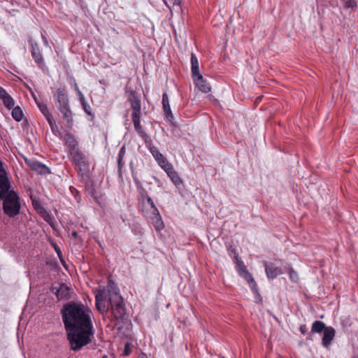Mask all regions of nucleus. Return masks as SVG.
<instances>
[{
	"instance_id": "f257e3e1",
	"label": "nucleus",
	"mask_w": 358,
	"mask_h": 358,
	"mask_svg": "<svg viewBox=\"0 0 358 358\" xmlns=\"http://www.w3.org/2000/svg\"><path fill=\"white\" fill-rule=\"evenodd\" d=\"M90 310L83 304L69 302L61 310L70 349L79 351L94 338Z\"/></svg>"
},
{
	"instance_id": "f03ea898",
	"label": "nucleus",
	"mask_w": 358,
	"mask_h": 358,
	"mask_svg": "<svg viewBox=\"0 0 358 358\" xmlns=\"http://www.w3.org/2000/svg\"><path fill=\"white\" fill-rule=\"evenodd\" d=\"M96 306L102 315L110 310L115 320H123L125 318L126 308L123 299L118 288L111 280H109L106 289L96 291Z\"/></svg>"
},
{
	"instance_id": "7ed1b4c3",
	"label": "nucleus",
	"mask_w": 358,
	"mask_h": 358,
	"mask_svg": "<svg viewBox=\"0 0 358 358\" xmlns=\"http://www.w3.org/2000/svg\"><path fill=\"white\" fill-rule=\"evenodd\" d=\"M127 99L132 109L131 118L134 129L145 142H147L149 136L146 134L143 127L141 125V105L140 96L136 92L131 90L128 94Z\"/></svg>"
},
{
	"instance_id": "20e7f679",
	"label": "nucleus",
	"mask_w": 358,
	"mask_h": 358,
	"mask_svg": "<svg viewBox=\"0 0 358 358\" xmlns=\"http://www.w3.org/2000/svg\"><path fill=\"white\" fill-rule=\"evenodd\" d=\"M141 202L142 211L146 217L155 222V229L157 230L163 229L164 227V223L162 220L159 212L152 199L148 194H143L141 196Z\"/></svg>"
},
{
	"instance_id": "39448f33",
	"label": "nucleus",
	"mask_w": 358,
	"mask_h": 358,
	"mask_svg": "<svg viewBox=\"0 0 358 358\" xmlns=\"http://www.w3.org/2000/svg\"><path fill=\"white\" fill-rule=\"evenodd\" d=\"M58 106L57 108L62 115V117L65 120L69 127L73 124L72 112L69 106V101L64 90L59 88L57 90L54 95Z\"/></svg>"
},
{
	"instance_id": "423d86ee",
	"label": "nucleus",
	"mask_w": 358,
	"mask_h": 358,
	"mask_svg": "<svg viewBox=\"0 0 358 358\" xmlns=\"http://www.w3.org/2000/svg\"><path fill=\"white\" fill-rule=\"evenodd\" d=\"M2 200L3 213L6 215L14 217L20 213L21 206L15 192L6 195Z\"/></svg>"
},
{
	"instance_id": "0eeeda50",
	"label": "nucleus",
	"mask_w": 358,
	"mask_h": 358,
	"mask_svg": "<svg viewBox=\"0 0 358 358\" xmlns=\"http://www.w3.org/2000/svg\"><path fill=\"white\" fill-rule=\"evenodd\" d=\"M70 159L71 162L79 169L80 171H85L87 167V159L79 149L70 150Z\"/></svg>"
},
{
	"instance_id": "6e6552de",
	"label": "nucleus",
	"mask_w": 358,
	"mask_h": 358,
	"mask_svg": "<svg viewBox=\"0 0 358 358\" xmlns=\"http://www.w3.org/2000/svg\"><path fill=\"white\" fill-rule=\"evenodd\" d=\"M10 187V183L6 171L5 170L0 171V200L3 199L6 195L15 192Z\"/></svg>"
},
{
	"instance_id": "1a4fd4ad",
	"label": "nucleus",
	"mask_w": 358,
	"mask_h": 358,
	"mask_svg": "<svg viewBox=\"0 0 358 358\" xmlns=\"http://www.w3.org/2000/svg\"><path fill=\"white\" fill-rule=\"evenodd\" d=\"M51 290L59 301L69 300L71 298L70 288L65 284L55 285L52 287Z\"/></svg>"
},
{
	"instance_id": "9d476101",
	"label": "nucleus",
	"mask_w": 358,
	"mask_h": 358,
	"mask_svg": "<svg viewBox=\"0 0 358 358\" xmlns=\"http://www.w3.org/2000/svg\"><path fill=\"white\" fill-rule=\"evenodd\" d=\"M150 151L156 161L158 162L159 166L162 168H167L170 163L168 162L166 158L159 152V150L155 146L150 148Z\"/></svg>"
},
{
	"instance_id": "9b49d317",
	"label": "nucleus",
	"mask_w": 358,
	"mask_h": 358,
	"mask_svg": "<svg viewBox=\"0 0 358 358\" xmlns=\"http://www.w3.org/2000/svg\"><path fill=\"white\" fill-rule=\"evenodd\" d=\"M265 271L268 278L274 279L282 273L280 268L276 266L273 263H264Z\"/></svg>"
},
{
	"instance_id": "f8f14e48",
	"label": "nucleus",
	"mask_w": 358,
	"mask_h": 358,
	"mask_svg": "<svg viewBox=\"0 0 358 358\" xmlns=\"http://www.w3.org/2000/svg\"><path fill=\"white\" fill-rule=\"evenodd\" d=\"M194 83L200 91L203 93H208L211 90L210 85L207 83L206 80L203 78L202 75L192 78Z\"/></svg>"
},
{
	"instance_id": "ddd939ff",
	"label": "nucleus",
	"mask_w": 358,
	"mask_h": 358,
	"mask_svg": "<svg viewBox=\"0 0 358 358\" xmlns=\"http://www.w3.org/2000/svg\"><path fill=\"white\" fill-rule=\"evenodd\" d=\"M335 329L331 327H328L324 331L323 337L322 339V344L324 348H328L331 341L335 336Z\"/></svg>"
},
{
	"instance_id": "4468645a",
	"label": "nucleus",
	"mask_w": 358,
	"mask_h": 358,
	"mask_svg": "<svg viewBox=\"0 0 358 358\" xmlns=\"http://www.w3.org/2000/svg\"><path fill=\"white\" fill-rule=\"evenodd\" d=\"M162 105L166 119H168L169 121H172L173 120V115L171 112L169 97L166 92H164L162 95Z\"/></svg>"
},
{
	"instance_id": "2eb2a0df",
	"label": "nucleus",
	"mask_w": 358,
	"mask_h": 358,
	"mask_svg": "<svg viewBox=\"0 0 358 358\" xmlns=\"http://www.w3.org/2000/svg\"><path fill=\"white\" fill-rule=\"evenodd\" d=\"M29 166L31 169L40 174H46L50 173L48 167L37 161L31 162L29 163Z\"/></svg>"
},
{
	"instance_id": "dca6fc26",
	"label": "nucleus",
	"mask_w": 358,
	"mask_h": 358,
	"mask_svg": "<svg viewBox=\"0 0 358 358\" xmlns=\"http://www.w3.org/2000/svg\"><path fill=\"white\" fill-rule=\"evenodd\" d=\"M168 169H163L175 185H180L182 182L178 173L174 171L173 166L170 164Z\"/></svg>"
},
{
	"instance_id": "f3484780",
	"label": "nucleus",
	"mask_w": 358,
	"mask_h": 358,
	"mask_svg": "<svg viewBox=\"0 0 358 358\" xmlns=\"http://www.w3.org/2000/svg\"><path fill=\"white\" fill-rule=\"evenodd\" d=\"M191 70L192 78L201 75L199 72V62L196 55L193 53L191 55Z\"/></svg>"
},
{
	"instance_id": "a211bd4d",
	"label": "nucleus",
	"mask_w": 358,
	"mask_h": 358,
	"mask_svg": "<svg viewBox=\"0 0 358 358\" xmlns=\"http://www.w3.org/2000/svg\"><path fill=\"white\" fill-rule=\"evenodd\" d=\"M64 141L66 144L69 147V151L73 150V149H78V142L71 134L68 133L64 136Z\"/></svg>"
},
{
	"instance_id": "6ab92c4d",
	"label": "nucleus",
	"mask_w": 358,
	"mask_h": 358,
	"mask_svg": "<svg viewBox=\"0 0 358 358\" xmlns=\"http://www.w3.org/2000/svg\"><path fill=\"white\" fill-rule=\"evenodd\" d=\"M31 55L35 62L41 66L43 64V57L36 44L32 45Z\"/></svg>"
},
{
	"instance_id": "aec40b11",
	"label": "nucleus",
	"mask_w": 358,
	"mask_h": 358,
	"mask_svg": "<svg viewBox=\"0 0 358 358\" xmlns=\"http://www.w3.org/2000/svg\"><path fill=\"white\" fill-rule=\"evenodd\" d=\"M327 327H326L323 322L317 320L313 322L311 331L313 333H322V331L324 332Z\"/></svg>"
},
{
	"instance_id": "412c9836",
	"label": "nucleus",
	"mask_w": 358,
	"mask_h": 358,
	"mask_svg": "<svg viewBox=\"0 0 358 358\" xmlns=\"http://www.w3.org/2000/svg\"><path fill=\"white\" fill-rule=\"evenodd\" d=\"M126 151L124 147H122L118 154L117 157V165H118V173L120 177L122 176V168L124 166V163L122 162L123 158L125 155Z\"/></svg>"
},
{
	"instance_id": "4be33fe9",
	"label": "nucleus",
	"mask_w": 358,
	"mask_h": 358,
	"mask_svg": "<svg viewBox=\"0 0 358 358\" xmlns=\"http://www.w3.org/2000/svg\"><path fill=\"white\" fill-rule=\"evenodd\" d=\"M240 273L241 275H242L245 279L249 282H253V285L251 287L252 290L255 291V287H256V284L254 281V279L252 278V276L246 271L245 269V267L243 265V267H241L240 268Z\"/></svg>"
},
{
	"instance_id": "5701e85b",
	"label": "nucleus",
	"mask_w": 358,
	"mask_h": 358,
	"mask_svg": "<svg viewBox=\"0 0 358 358\" xmlns=\"http://www.w3.org/2000/svg\"><path fill=\"white\" fill-rule=\"evenodd\" d=\"M12 117L17 122H20L23 119L24 114L19 106L13 108L12 110Z\"/></svg>"
},
{
	"instance_id": "b1692460",
	"label": "nucleus",
	"mask_w": 358,
	"mask_h": 358,
	"mask_svg": "<svg viewBox=\"0 0 358 358\" xmlns=\"http://www.w3.org/2000/svg\"><path fill=\"white\" fill-rule=\"evenodd\" d=\"M2 100L3 101L5 106L8 109L12 108L14 106V100L8 94L3 97Z\"/></svg>"
},
{
	"instance_id": "393cba45",
	"label": "nucleus",
	"mask_w": 358,
	"mask_h": 358,
	"mask_svg": "<svg viewBox=\"0 0 358 358\" xmlns=\"http://www.w3.org/2000/svg\"><path fill=\"white\" fill-rule=\"evenodd\" d=\"M79 93L80 94V101H81V103L83 105V110L87 115H91L92 111H91L90 106L89 104H87V102L85 101L83 94L80 92H79Z\"/></svg>"
},
{
	"instance_id": "a878e982",
	"label": "nucleus",
	"mask_w": 358,
	"mask_h": 358,
	"mask_svg": "<svg viewBox=\"0 0 358 358\" xmlns=\"http://www.w3.org/2000/svg\"><path fill=\"white\" fill-rule=\"evenodd\" d=\"M46 120L51 128V130L53 133H55V130H57V126L56 124L55 121L54 120V118L52 117V114H48L47 115Z\"/></svg>"
},
{
	"instance_id": "bb28decb",
	"label": "nucleus",
	"mask_w": 358,
	"mask_h": 358,
	"mask_svg": "<svg viewBox=\"0 0 358 358\" xmlns=\"http://www.w3.org/2000/svg\"><path fill=\"white\" fill-rule=\"evenodd\" d=\"M37 104H38V106L40 110L44 115L45 118L47 117V115L48 114H51V113L49 111V110L48 108V106L45 104L42 103H37Z\"/></svg>"
},
{
	"instance_id": "cd10ccee",
	"label": "nucleus",
	"mask_w": 358,
	"mask_h": 358,
	"mask_svg": "<svg viewBox=\"0 0 358 358\" xmlns=\"http://www.w3.org/2000/svg\"><path fill=\"white\" fill-rule=\"evenodd\" d=\"M345 8H355L357 7V2L355 0H347L345 2Z\"/></svg>"
},
{
	"instance_id": "c85d7f7f",
	"label": "nucleus",
	"mask_w": 358,
	"mask_h": 358,
	"mask_svg": "<svg viewBox=\"0 0 358 358\" xmlns=\"http://www.w3.org/2000/svg\"><path fill=\"white\" fill-rule=\"evenodd\" d=\"M289 278L290 279L294 281V282H296L297 280H298V274L297 273H296L295 271H289Z\"/></svg>"
},
{
	"instance_id": "c756f323",
	"label": "nucleus",
	"mask_w": 358,
	"mask_h": 358,
	"mask_svg": "<svg viewBox=\"0 0 358 358\" xmlns=\"http://www.w3.org/2000/svg\"><path fill=\"white\" fill-rule=\"evenodd\" d=\"M131 352V349H130V347H129V343H126L125 345H124V352H123V355L124 356H128Z\"/></svg>"
},
{
	"instance_id": "7c9ffc66",
	"label": "nucleus",
	"mask_w": 358,
	"mask_h": 358,
	"mask_svg": "<svg viewBox=\"0 0 358 358\" xmlns=\"http://www.w3.org/2000/svg\"><path fill=\"white\" fill-rule=\"evenodd\" d=\"M168 1L171 4H172L173 7H174L175 6H180V3H181V0H168Z\"/></svg>"
},
{
	"instance_id": "2f4dec72",
	"label": "nucleus",
	"mask_w": 358,
	"mask_h": 358,
	"mask_svg": "<svg viewBox=\"0 0 358 358\" xmlns=\"http://www.w3.org/2000/svg\"><path fill=\"white\" fill-rule=\"evenodd\" d=\"M6 94H7L6 92L1 87H0V98L2 99Z\"/></svg>"
},
{
	"instance_id": "473e14b6",
	"label": "nucleus",
	"mask_w": 358,
	"mask_h": 358,
	"mask_svg": "<svg viewBox=\"0 0 358 358\" xmlns=\"http://www.w3.org/2000/svg\"><path fill=\"white\" fill-rule=\"evenodd\" d=\"M72 236L74 237V238H76L77 236H78V233L76 231H73L72 232Z\"/></svg>"
},
{
	"instance_id": "72a5a7b5",
	"label": "nucleus",
	"mask_w": 358,
	"mask_h": 358,
	"mask_svg": "<svg viewBox=\"0 0 358 358\" xmlns=\"http://www.w3.org/2000/svg\"><path fill=\"white\" fill-rule=\"evenodd\" d=\"M4 171V169L3 168V164L0 161V171Z\"/></svg>"
},
{
	"instance_id": "f704fd0d",
	"label": "nucleus",
	"mask_w": 358,
	"mask_h": 358,
	"mask_svg": "<svg viewBox=\"0 0 358 358\" xmlns=\"http://www.w3.org/2000/svg\"><path fill=\"white\" fill-rule=\"evenodd\" d=\"M300 329H301V333L304 334H305V331H304V329H303L302 327L300 328Z\"/></svg>"
},
{
	"instance_id": "c9c22d12",
	"label": "nucleus",
	"mask_w": 358,
	"mask_h": 358,
	"mask_svg": "<svg viewBox=\"0 0 358 358\" xmlns=\"http://www.w3.org/2000/svg\"><path fill=\"white\" fill-rule=\"evenodd\" d=\"M56 251H57V254L59 255V253H60L59 249L56 248Z\"/></svg>"
},
{
	"instance_id": "e433bc0d",
	"label": "nucleus",
	"mask_w": 358,
	"mask_h": 358,
	"mask_svg": "<svg viewBox=\"0 0 358 358\" xmlns=\"http://www.w3.org/2000/svg\"><path fill=\"white\" fill-rule=\"evenodd\" d=\"M101 358H108L107 355H103Z\"/></svg>"
},
{
	"instance_id": "4c0bfd02",
	"label": "nucleus",
	"mask_w": 358,
	"mask_h": 358,
	"mask_svg": "<svg viewBox=\"0 0 358 358\" xmlns=\"http://www.w3.org/2000/svg\"><path fill=\"white\" fill-rule=\"evenodd\" d=\"M358 358V357H357Z\"/></svg>"
}]
</instances>
